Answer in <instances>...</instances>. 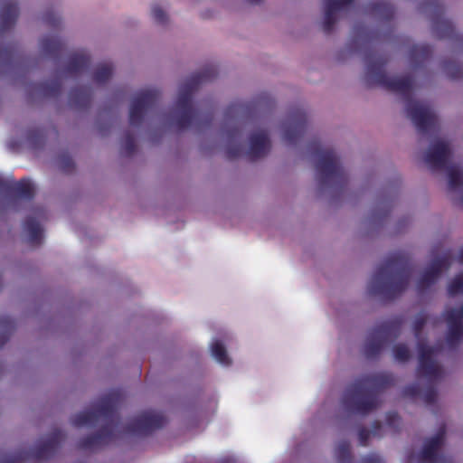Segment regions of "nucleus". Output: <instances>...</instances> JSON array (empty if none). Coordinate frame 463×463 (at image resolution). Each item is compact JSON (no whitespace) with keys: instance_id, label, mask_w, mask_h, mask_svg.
Wrapping results in <instances>:
<instances>
[{"instance_id":"f257e3e1","label":"nucleus","mask_w":463,"mask_h":463,"mask_svg":"<svg viewBox=\"0 0 463 463\" xmlns=\"http://www.w3.org/2000/svg\"><path fill=\"white\" fill-rule=\"evenodd\" d=\"M365 81L369 87L377 85L387 90L401 94L406 100V110L417 130L427 134L436 128L438 118L431 109L419 101L413 100L411 91L413 79L411 76L390 78L384 71L388 59L383 55L369 52L365 55Z\"/></svg>"},{"instance_id":"f03ea898","label":"nucleus","mask_w":463,"mask_h":463,"mask_svg":"<svg viewBox=\"0 0 463 463\" xmlns=\"http://www.w3.org/2000/svg\"><path fill=\"white\" fill-rule=\"evenodd\" d=\"M122 399L121 392L113 390L99 401L94 410L79 412L71 418V422L76 427L94 426L100 417L107 421L97 433L81 438L78 443L80 449L94 450L113 440V428L118 420L117 409Z\"/></svg>"},{"instance_id":"7ed1b4c3","label":"nucleus","mask_w":463,"mask_h":463,"mask_svg":"<svg viewBox=\"0 0 463 463\" xmlns=\"http://www.w3.org/2000/svg\"><path fill=\"white\" fill-rule=\"evenodd\" d=\"M409 257L402 252L391 254L375 270L370 281L368 291L383 300L397 298L408 287L411 277Z\"/></svg>"},{"instance_id":"20e7f679","label":"nucleus","mask_w":463,"mask_h":463,"mask_svg":"<svg viewBox=\"0 0 463 463\" xmlns=\"http://www.w3.org/2000/svg\"><path fill=\"white\" fill-rule=\"evenodd\" d=\"M394 382L390 373L364 375L346 389L343 404L349 412L366 415L379 406L378 392L393 385Z\"/></svg>"},{"instance_id":"39448f33","label":"nucleus","mask_w":463,"mask_h":463,"mask_svg":"<svg viewBox=\"0 0 463 463\" xmlns=\"http://www.w3.org/2000/svg\"><path fill=\"white\" fill-rule=\"evenodd\" d=\"M217 76V68L208 65L200 71L194 73L181 87L175 106L180 110L176 116L175 124L179 130L189 128L195 117V111L192 106L194 92L200 84L210 81Z\"/></svg>"},{"instance_id":"423d86ee","label":"nucleus","mask_w":463,"mask_h":463,"mask_svg":"<svg viewBox=\"0 0 463 463\" xmlns=\"http://www.w3.org/2000/svg\"><path fill=\"white\" fill-rule=\"evenodd\" d=\"M309 150L312 155L318 157L316 168L320 175L319 184L321 186L334 182L340 187L347 184V176L345 170L339 164L338 157L332 149H323L318 142L309 144Z\"/></svg>"},{"instance_id":"0eeeda50","label":"nucleus","mask_w":463,"mask_h":463,"mask_svg":"<svg viewBox=\"0 0 463 463\" xmlns=\"http://www.w3.org/2000/svg\"><path fill=\"white\" fill-rule=\"evenodd\" d=\"M428 316L420 312L413 322V333L418 339L419 366L418 373L427 377L429 380L439 379L442 375V369L433 360L434 349L427 345L424 340L420 339L422 330L427 323Z\"/></svg>"},{"instance_id":"6e6552de","label":"nucleus","mask_w":463,"mask_h":463,"mask_svg":"<svg viewBox=\"0 0 463 463\" xmlns=\"http://www.w3.org/2000/svg\"><path fill=\"white\" fill-rule=\"evenodd\" d=\"M424 12L430 13L432 28L439 39L453 41L455 48L463 51V35L456 32L451 21L445 19L444 6L439 0H426L421 5Z\"/></svg>"},{"instance_id":"1a4fd4ad","label":"nucleus","mask_w":463,"mask_h":463,"mask_svg":"<svg viewBox=\"0 0 463 463\" xmlns=\"http://www.w3.org/2000/svg\"><path fill=\"white\" fill-rule=\"evenodd\" d=\"M402 324V318L395 317L375 326L370 333L364 345L365 356L367 358L376 357L385 344L399 335Z\"/></svg>"},{"instance_id":"9d476101","label":"nucleus","mask_w":463,"mask_h":463,"mask_svg":"<svg viewBox=\"0 0 463 463\" xmlns=\"http://www.w3.org/2000/svg\"><path fill=\"white\" fill-rule=\"evenodd\" d=\"M64 437L62 430H54L43 442L37 445L31 451L19 452L12 457L1 459L0 463H23L30 459L37 462L47 460L58 450Z\"/></svg>"},{"instance_id":"9b49d317","label":"nucleus","mask_w":463,"mask_h":463,"mask_svg":"<svg viewBox=\"0 0 463 463\" xmlns=\"http://www.w3.org/2000/svg\"><path fill=\"white\" fill-rule=\"evenodd\" d=\"M161 93L156 89L143 90L133 98L129 109V123L133 127L141 125L145 114L159 101Z\"/></svg>"},{"instance_id":"f8f14e48","label":"nucleus","mask_w":463,"mask_h":463,"mask_svg":"<svg viewBox=\"0 0 463 463\" xmlns=\"http://www.w3.org/2000/svg\"><path fill=\"white\" fill-rule=\"evenodd\" d=\"M166 423L162 413L146 411L139 413L125 427V432L137 436H146L154 430L161 429Z\"/></svg>"},{"instance_id":"ddd939ff","label":"nucleus","mask_w":463,"mask_h":463,"mask_svg":"<svg viewBox=\"0 0 463 463\" xmlns=\"http://www.w3.org/2000/svg\"><path fill=\"white\" fill-rule=\"evenodd\" d=\"M452 263V254L447 251L439 257L432 260L429 267L421 274L418 280L417 288L420 292L428 289L435 283L444 269H448Z\"/></svg>"},{"instance_id":"4468645a","label":"nucleus","mask_w":463,"mask_h":463,"mask_svg":"<svg viewBox=\"0 0 463 463\" xmlns=\"http://www.w3.org/2000/svg\"><path fill=\"white\" fill-rule=\"evenodd\" d=\"M451 156L449 144L442 140H437L428 148L424 161L432 171L441 170L448 167Z\"/></svg>"},{"instance_id":"2eb2a0df","label":"nucleus","mask_w":463,"mask_h":463,"mask_svg":"<svg viewBox=\"0 0 463 463\" xmlns=\"http://www.w3.org/2000/svg\"><path fill=\"white\" fill-rule=\"evenodd\" d=\"M307 118L306 112L297 109L289 115L287 122L283 124V138L290 145L296 144L306 131Z\"/></svg>"},{"instance_id":"dca6fc26","label":"nucleus","mask_w":463,"mask_h":463,"mask_svg":"<svg viewBox=\"0 0 463 463\" xmlns=\"http://www.w3.org/2000/svg\"><path fill=\"white\" fill-rule=\"evenodd\" d=\"M446 435V426L442 425L439 427L436 435L424 443L422 450L420 454V459L424 462L429 463H450L445 457L439 456L438 451L444 442Z\"/></svg>"},{"instance_id":"f3484780","label":"nucleus","mask_w":463,"mask_h":463,"mask_svg":"<svg viewBox=\"0 0 463 463\" xmlns=\"http://www.w3.org/2000/svg\"><path fill=\"white\" fill-rule=\"evenodd\" d=\"M0 193L14 194L15 196L32 200L34 197V186L29 178H22L20 181L5 180L0 175Z\"/></svg>"},{"instance_id":"a211bd4d","label":"nucleus","mask_w":463,"mask_h":463,"mask_svg":"<svg viewBox=\"0 0 463 463\" xmlns=\"http://www.w3.org/2000/svg\"><path fill=\"white\" fill-rule=\"evenodd\" d=\"M270 142L268 134L264 130L252 133L250 136V147L246 156L250 161H255L268 154Z\"/></svg>"},{"instance_id":"6ab92c4d","label":"nucleus","mask_w":463,"mask_h":463,"mask_svg":"<svg viewBox=\"0 0 463 463\" xmlns=\"http://www.w3.org/2000/svg\"><path fill=\"white\" fill-rule=\"evenodd\" d=\"M354 0H325V16L322 28L325 33H330L337 20V13L349 5Z\"/></svg>"},{"instance_id":"aec40b11","label":"nucleus","mask_w":463,"mask_h":463,"mask_svg":"<svg viewBox=\"0 0 463 463\" xmlns=\"http://www.w3.org/2000/svg\"><path fill=\"white\" fill-rule=\"evenodd\" d=\"M443 317L448 323L449 330L447 333V343L449 347H456L463 339V323L455 315L443 313Z\"/></svg>"},{"instance_id":"412c9836","label":"nucleus","mask_w":463,"mask_h":463,"mask_svg":"<svg viewBox=\"0 0 463 463\" xmlns=\"http://www.w3.org/2000/svg\"><path fill=\"white\" fill-rule=\"evenodd\" d=\"M19 8L16 3L5 2L0 9V32L4 33L12 29L18 18Z\"/></svg>"},{"instance_id":"4be33fe9","label":"nucleus","mask_w":463,"mask_h":463,"mask_svg":"<svg viewBox=\"0 0 463 463\" xmlns=\"http://www.w3.org/2000/svg\"><path fill=\"white\" fill-rule=\"evenodd\" d=\"M90 63V56L85 51H80L70 56L65 71L70 75H77L86 71Z\"/></svg>"},{"instance_id":"5701e85b","label":"nucleus","mask_w":463,"mask_h":463,"mask_svg":"<svg viewBox=\"0 0 463 463\" xmlns=\"http://www.w3.org/2000/svg\"><path fill=\"white\" fill-rule=\"evenodd\" d=\"M432 56V48L429 44H414L409 51V59L414 68L424 65Z\"/></svg>"},{"instance_id":"b1692460","label":"nucleus","mask_w":463,"mask_h":463,"mask_svg":"<svg viewBox=\"0 0 463 463\" xmlns=\"http://www.w3.org/2000/svg\"><path fill=\"white\" fill-rule=\"evenodd\" d=\"M91 90L87 86L72 89L69 94L70 104L77 109H86L91 103Z\"/></svg>"},{"instance_id":"393cba45","label":"nucleus","mask_w":463,"mask_h":463,"mask_svg":"<svg viewBox=\"0 0 463 463\" xmlns=\"http://www.w3.org/2000/svg\"><path fill=\"white\" fill-rule=\"evenodd\" d=\"M40 44L43 53L52 58L59 57L64 49L62 41L59 37L53 35L43 37L41 40Z\"/></svg>"},{"instance_id":"a878e982","label":"nucleus","mask_w":463,"mask_h":463,"mask_svg":"<svg viewBox=\"0 0 463 463\" xmlns=\"http://www.w3.org/2000/svg\"><path fill=\"white\" fill-rule=\"evenodd\" d=\"M366 13L382 20L390 21L393 18L395 10L392 5L387 2H373L366 7Z\"/></svg>"},{"instance_id":"bb28decb","label":"nucleus","mask_w":463,"mask_h":463,"mask_svg":"<svg viewBox=\"0 0 463 463\" xmlns=\"http://www.w3.org/2000/svg\"><path fill=\"white\" fill-rule=\"evenodd\" d=\"M24 230L28 232L29 242L32 245H40L43 241V230L38 221L29 216L24 222Z\"/></svg>"},{"instance_id":"cd10ccee","label":"nucleus","mask_w":463,"mask_h":463,"mask_svg":"<svg viewBox=\"0 0 463 463\" xmlns=\"http://www.w3.org/2000/svg\"><path fill=\"white\" fill-rule=\"evenodd\" d=\"M18 63L16 51L12 46L0 48V69H10Z\"/></svg>"},{"instance_id":"c85d7f7f","label":"nucleus","mask_w":463,"mask_h":463,"mask_svg":"<svg viewBox=\"0 0 463 463\" xmlns=\"http://www.w3.org/2000/svg\"><path fill=\"white\" fill-rule=\"evenodd\" d=\"M241 135V131L238 128H233L227 132L229 139V145L226 148V156L228 159L232 160L237 158L241 154V147L240 145H233L232 142L237 139Z\"/></svg>"},{"instance_id":"c756f323","label":"nucleus","mask_w":463,"mask_h":463,"mask_svg":"<svg viewBox=\"0 0 463 463\" xmlns=\"http://www.w3.org/2000/svg\"><path fill=\"white\" fill-rule=\"evenodd\" d=\"M382 432H383V427H382L381 422L378 420L373 421L371 431L368 430L366 428H364V427L360 428L358 430V439H359L360 445L364 446V447L367 446L368 439H369V437L371 434L373 436L380 438L383 436Z\"/></svg>"},{"instance_id":"7c9ffc66","label":"nucleus","mask_w":463,"mask_h":463,"mask_svg":"<svg viewBox=\"0 0 463 463\" xmlns=\"http://www.w3.org/2000/svg\"><path fill=\"white\" fill-rule=\"evenodd\" d=\"M39 91L46 98L57 97L61 90V83L60 80L54 79L43 82L38 87Z\"/></svg>"},{"instance_id":"2f4dec72","label":"nucleus","mask_w":463,"mask_h":463,"mask_svg":"<svg viewBox=\"0 0 463 463\" xmlns=\"http://www.w3.org/2000/svg\"><path fill=\"white\" fill-rule=\"evenodd\" d=\"M213 357L222 365H230L232 361L229 358L226 348L221 341H214L211 345Z\"/></svg>"},{"instance_id":"473e14b6","label":"nucleus","mask_w":463,"mask_h":463,"mask_svg":"<svg viewBox=\"0 0 463 463\" xmlns=\"http://www.w3.org/2000/svg\"><path fill=\"white\" fill-rule=\"evenodd\" d=\"M442 67L447 76L451 80L463 78V65L461 63L449 60L443 61Z\"/></svg>"},{"instance_id":"72a5a7b5","label":"nucleus","mask_w":463,"mask_h":463,"mask_svg":"<svg viewBox=\"0 0 463 463\" xmlns=\"http://www.w3.org/2000/svg\"><path fill=\"white\" fill-rule=\"evenodd\" d=\"M113 73V66L110 62L99 64L93 73V80L97 83H105Z\"/></svg>"},{"instance_id":"f704fd0d","label":"nucleus","mask_w":463,"mask_h":463,"mask_svg":"<svg viewBox=\"0 0 463 463\" xmlns=\"http://www.w3.org/2000/svg\"><path fill=\"white\" fill-rule=\"evenodd\" d=\"M335 457L338 463H352L350 442L342 440L335 448Z\"/></svg>"},{"instance_id":"c9c22d12","label":"nucleus","mask_w":463,"mask_h":463,"mask_svg":"<svg viewBox=\"0 0 463 463\" xmlns=\"http://www.w3.org/2000/svg\"><path fill=\"white\" fill-rule=\"evenodd\" d=\"M449 187L450 190H457L463 184V176L460 170L455 166L448 167Z\"/></svg>"},{"instance_id":"e433bc0d","label":"nucleus","mask_w":463,"mask_h":463,"mask_svg":"<svg viewBox=\"0 0 463 463\" xmlns=\"http://www.w3.org/2000/svg\"><path fill=\"white\" fill-rule=\"evenodd\" d=\"M0 326L5 329V333L0 335V347H2L8 340L9 335L14 329V322L9 317L0 318Z\"/></svg>"},{"instance_id":"4c0bfd02","label":"nucleus","mask_w":463,"mask_h":463,"mask_svg":"<svg viewBox=\"0 0 463 463\" xmlns=\"http://www.w3.org/2000/svg\"><path fill=\"white\" fill-rule=\"evenodd\" d=\"M27 139L33 148L41 147L45 140L44 132L42 128L31 129L28 131Z\"/></svg>"},{"instance_id":"58836bf2","label":"nucleus","mask_w":463,"mask_h":463,"mask_svg":"<svg viewBox=\"0 0 463 463\" xmlns=\"http://www.w3.org/2000/svg\"><path fill=\"white\" fill-rule=\"evenodd\" d=\"M122 150L126 156H130L136 151V142L133 134L127 131L122 138Z\"/></svg>"},{"instance_id":"ea45409f","label":"nucleus","mask_w":463,"mask_h":463,"mask_svg":"<svg viewBox=\"0 0 463 463\" xmlns=\"http://www.w3.org/2000/svg\"><path fill=\"white\" fill-rule=\"evenodd\" d=\"M58 165L60 169L66 174L71 173L74 168L75 165L71 158V156L67 153H61L58 156Z\"/></svg>"},{"instance_id":"a19ab883","label":"nucleus","mask_w":463,"mask_h":463,"mask_svg":"<svg viewBox=\"0 0 463 463\" xmlns=\"http://www.w3.org/2000/svg\"><path fill=\"white\" fill-rule=\"evenodd\" d=\"M448 293L449 296H456L463 293V274L456 276L449 284Z\"/></svg>"},{"instance_id":"79ce46f5","label":"nucleus","mask_w":463,"mask_h":463,"mask_svg":"<svg viewBox=\"0 0 463 463\" xmlns=\"http://www.w3.org/2000/svg\"><path fill=\"white\" fill-rule=\"evenodd\" d=\"M394 358L399 362H406L410 359V350L405 345L398 344L393 346Z\"/></svg>"},{"instance_id":"37998d69","label":"nucleus","mask_w":463,"mask_h":463,"mask_svg":"<svg viewBox=\"0 0 463 463\" xmlns=\"http://www.w3.org/2000/svg\"><path fill=\"white\" fill-rule=\"evenodd\" d=\"M152 17L160 24H165L167 22V15L159 5H154L151 9Z\"/></svg>"},{"instance_id":"c03bdc74","label":"nucleus","mask_w":463,"mask_h":463,"mask_svg":"<svg viewBox=\"0 0 463 463\" xmlns=\"http://www.w3.org/2000/svg\"><path fill=\"white\" fill-rule=\"evenodd\" d=\"M43 20L46 24L52 28H58L61 24V18L52 12H48L44 14Z\"/></svg>"},{"instance_id":"a18cd8bd","label":"nucleus","mask_w":463,"mask_h":463,"mask_svg":"<svg viewBox=\"0 0 463 463\" xmlns=\"http://www.w3.org/2000/svg\"><path fill=\"white\" fill-rule=\"evenodd\" d=\"M437 391L434 386H429L423 393V400L426 404H433L437 400Z\"/></svg>"},{"instance_id":"49530a36","label":"nucleus","mask_w":463,"mask_h":463,"mask_svg":"<svg viewBox=\"0 0 463 463\" xmlns=\"http://www.w3.org/2000/svg\"><path fill=\"white\" fill-rule=\"evenodd\" d=\"M420 387L418 384L413 383L404 387L402 393L405 397L415 398L420 394Z\"/></svg>"},{"instance_id":"de8ad7c7","label":"nucleus","mask_w":463,"mask_h":463,"mask_svg":"<svg viewBox=\"0 0 463 463\" xmlns=\"http://www.w3.org/2000/svg\"><path fill=\"white\" fill-rule=\"evenodd\" d=\"M400 417L397 412L390 411L386 415V422L389 427L396 428L400 424Z\"/></svg>"},{"instance_id":"09e8293b","label":"nucleus","mask_w":463,"mask_h":463,"mask_svg":"<svg viewBox=\"0 0 463 463\" xmlns=\"http://www.w3.org/2000/svg\"><path fill=\"white\" fill-rule=\"evenodd\" d=\"M361 463H383V459L376 454H370L363 458Z\"/></svg>"},{"instance_id":"8fccbe9b","label":"nucleus","mask_w":463,"mask_h":463,"mask_svg":"<svg viewBox=\"0 0 463 463\" xmlns=\"http://www.w3.org/2000/svg\"><path fill=\"white\" fill-rule=\"evenodd\" d=\"M447 314H454L456 318L463 323V305L459 308H449L444 311Z\"/></svg>"},{"instance_id":"3c124183","label":"nucleus","mask_w":463,"mask_h":463,"mask_svg":"<svg viewBox=\"0 0 463 463\" xmlns=\"http://www.w3.org/2000/svg\"><path fill=\"white\" fill-rule=\"evenodd\" d=\"M458 261L463 263V247L460 249L458 256Z\"/></svg>"},{"instance_id":"603ef678","label":"nucleus","mask_w":463,"mask_h":463,"mask_svg":"<svg viewBox=\"0 0 463 463\" xmlns=\"http://www.w3.org/2000/svg\"><path fill=\"white\" fill-rule=\"evenodd\" d=\"M213 120V116L212 115H207L206 118H205V123L206 124H210Z\"/></svg>"},{"instance_id":"864d4df0","label":"nucleus","mask_w":463,"mask_h":463,"mask_svg":"<svg viewBox=\"0 0 463 463\" xmlns=\"http://www.w3.org/2000/svg\"><path fill=\"white\" fill-rule=\"evenodd\" d=\"M249 3L250 4H259L260 3L262 0H247Z\"/></svg>"},{"instance_id":"5fc2aeb1","label":"nucleus","mask_w":463,"mask_h":463,"mask_svg":"<svg viewBox=\"0 0 463 463\" xmlns=\"http://www.w3.org/2000/svg\"><path fill=\"white\" fill-rule=\"evenodd\" d=\"M411 457H413V454H411V456H409V460H411Z\"/></svg>"},{"instance_id":"6e6d98bb","label":"nucleus","mask_w":463,"mask_h":463,"mask_svg":"<svg viewBox=\"0 0 463 463\" xmlns=\"http://www.w3.org/2000/svg\"><path fill=\"white\" fill-rule=\"evenodd\" d=\"M411 457H413V454H411V456H409V460H411Z\"/></svg>"}]
</instances>
